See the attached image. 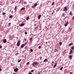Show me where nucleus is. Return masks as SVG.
I'll return each instance as SVG.
<instances>
[{
    "instance_id": "4be33fe9",
    "label": "nucleus",
    "mask_w": 74,
    "mask_h": 74,
    "mask_svg": "<svg viewBox=\"0 0 74 74\" xmlns=\"http://www.w3.org/2000/svg\"><path fill=\"white\" fill-rule=\"evenodd\" d=\"M12 15H10L9 17V18H12Z\"/></svg>"
},
{
    "instance_id": "864d4df0",
    "label": "nucleus",
    "mask_w": 74,
    "mask_h": 74,
    "mask_svg": "<svg viewBox=\"0 0 74 74\" xmlns=\"http://www.w3.org/2000/svg\"><path fill=\"white\" fill-rule=\"evenodd\" d=\"M72 45L73 44V43H72Z\"/></svg>"
},
{
    "instance_id": "49530a36",
    "label": "nucleus",
    "mask_w": 74,
    "mask_h": 74,
    "mask_svg": "<svg viewBox=\"0 0 74 74\" xmlns=\"http://www.w3.org/2000/svg\"><path fill=\"white\" fill-rule=\"evenodd\" d=\"M25 41H26V40H27L26 38H25Z\"/></svg>"
},
{
    "instance_id": "a19ab883",
    "label": "nucleus",
    "mask_w": 74,
    "mask_h": 74,
    "mask_svg": "<svg viewBox=\"0 0 74 74\" xmlns=\"http://www.w3.org/2000/svg\"><path fill=\"white\" fill-rule=\"evenodd\" d=\"M11 23H9V26H10L11 25Z\"/></svg>"
},
{
    "instance_id": "c756f323",
    "label": "nucleus",
    "mask_w": 74,
    "mask_h": 74,
    "mask_svg": "<svg viewBox=\"0 0 74 74\" xmlns=\"http://www.w3.org/2000/svg\"><path fill=\"white\" fill-rule=\"evenodd\" d=\"M38 26H37L36 27H35V29H37V28H38Z\"/></svg>"
},
{
    "instance_id": "f03ea898",
    "label": "nucleus",
    "mask_w": 74,
    "mask_h": 74,
    "mask_svg": "<svg viewBox=\"0 0 74 74\" xmlns=\"http://www.w3.org/2000/svg\"><path fill=\"white\" fill-rule=\"evenodd\" d=\"M37 64V62H33V63L32 64V65L33 66H35V65H36Z\"/></svg>"
},
{
    "instance_id": "72a5a7b5",
    "label": "nucleus",
    "mask_w": 74,
    "mask_h": 74,
    "mask_svg": "<svg viewBox=\"0 0 74 74\" xmlns=\"http://www.w3.org/2000/svg\"><path fill=\"white\" fill-rule=\"evenodd\" d=\"M25 34H27V32H25Z\"/></svg>"
},
{
    "instance_id": "f3484780",
    "label": "nucleus",
    "mask_w": 74,
    "mask_h": 74,
    "mask_svg": "<svg viewBox=\"0 0 74 74\" xmlns=\"http://www.w3.org/2000/svg\"><path fill=\"white\" fill-rule=\"evenodd\" d=\"M30 51L31 52H33V49H30Z\"/></svg>"
},
{
    "instance_id": "c03bdc74",
    "label": "nucleus",
    "mask_w": 74,
    "mask_h": 74,
    "mask_svg": "<svg viewBox=\"0 0 74 74\" xmlns=\"http://www.w3.org/2000/svg\"><path fill=\"white\" fill-rule=\"evenodd\" d=\"M72 73H72V72H70V74H72Z\"/></svg>"
},
{
    "instance_id": "9d476101",
    "label": "nucleus",
    "mask_w": 74,
    "mask_h": 74,
    "mask_svg": "<svg viewBox=\"0 0 74 74\" xmlns=\"http://www.w3.org/2000/svg\"><path fill=\"white\" fill-rule=\"evenodd\" d=\"M68 24H69V22L67 21V23L65 24L64 26H67V25H68Z\"/></svg>"
},
{
    "instance_id": "bb28decb",
    "label": "nucleus",
    "mask_w": 74,
    "mask_h": 74,
    "mask_svg": "<svg viewBox=\"0 0 74 74\" xmlns=\"http://www.w3.org/2000/svg\"><path fill=\"white\" fill-rule=\"evenodd\" d=\"M5 14V13H4V12H3V15H4Z\"/></svg>"
},
{
    "instance_id": "3c124183",
    "label": "nucleus",
    "mask_w": 74,
    "mask_h": 74,
    "mask_svg": "<svg viewBox=\"0 0 74 74\" xmlns=\"http://www.w3.org/2000/svg\"><path fill=\"white\" fill-rule=\"evenodd\" d=\"M53 64H51V65L52 66L53 65Z\"/></svg>"
},
{
    "instance_id": "ea45409f",
    "label": "nucleus",
    "mask_w": 74,
    "mask_h": 74,
    "mask_svg": "<svg viewBox=\"0 0 74 74\" xmlns=\"http://www.w3.org/2000/svg\"><path fill=\"white\" fill-rule=\"evenodd\" d=\"M28 74H32V72H29L28 73Z\"/></svg>"
},
{
    "instance_id": "4468645a",
    "label": "nucleus",
    "mask_w": 74,
    "mask_h": 74,
    "mask_svg": "<svg viewBox=\"0 0 74 74\" xmlns=\"http://www.w3.org/2000/svg\"><path fill=\"white\" fill-rule=\"evenodd\" d=\"M47 61H48V60H47V59H45V60H44L43 61V62H47Z\"/></svg>"
},
{
    "instance_id": "cd10ccee",
    "label": "nucleus",
    "mask_w": 74,
    "mask_h": 74,
    "mask_svg": "<svg viewBox=\"0 0 74 74\" xmlns=\"http://www.w3.org/2000/svg\"><path fill=\"white\" fill-rule=\"evenodd\" d=\"M41 48V46H39L38 47V49H40Z\"/></svg>"
},
{
    "instance_id": "2eb2a0df",
    "label": "nucleus",
    "mask_w": 74,
    "mask_h": 74,
    "mask_svg": "<svg viewBox=\"0 0 74 74\" xmlns=\"http://www.w3.org/2000/svg\"><path fill=\"white\" fill-rule=\"evenodd\" d=\"M25 8H22L21 10L20 11H22V10H25Z\"/></svg>"
},
{
    "instance_id": "6e6552de",
    "label": "nucleus",
    "mask_w": 74,
    "mask_h": 74,
    "mask_svg": "<svg viewBox=\"0 0 74 74\" xmlns=\"http://www.w3.org/2000/svg\"><path fill=\"white\" fill-rule=\"evenodd\" d=\"M25 25V24L24 23H22L21 24H19L20 26H23Z\"/></svg>"
},
{
    "instance_id": "0eeeda50",
    "label": "nucleus",
    "mask_w": 74,
    "mask_h": 74,
    "mask_svg": "<svg viewBox=\"0 0 74 74\" xmlns=\"http://www.w3.org/2000/svg\"><path fill=\"white\" fill-rule=\"evenodd\" d=\"M6 42H7V40H6V39H4L3 40V42H4V43H6Z\"/></svg>"
},
{
    "instance_id": "7ed1b4c3",
    "label": "nucleus",
    "mask_w": 74,
    "mask_h": 74,
    "mask_svg": "<svg viewBox=\"0 0 74 74\" xmlns=\"http://www.w3.org/2000/svg\"><path fill=\"white\" fill-rule=\"evenodd\" d=\"M64 11H66L67 12V7L66 6L64 7V9L63 10Z\"/></svg>"
},
{
    "instance_id": "20e7f679",
    "label": "nucleus",
    "mask_w": 74,
    "mask_h": 74,
    "mask_svg": "<svg viewBox=\"0 0 74 74\" xmlns=\"http://www.w3.org/2000/svg\"><path fill=\"white\" fill-rule=\"evenodd\" d=\"M18 70L19 69H18V68H16V69H14V71L15 72H17V71H18Z\"/></svg>"
},
{
    "instance_id": "de8ad7c7",
    "label": "nucleus",
    "mask_w": 74,
    "mask_h": 74,
    "mask_svg": "<svg viewBox=\"0 0 74 74\" xmlns=\"http://www.w3.org/2000/svg\"><path fill=\"white\" fill-rule=\"evenodd\" d=\"M70 30H71V29H70V28H69Z\"/></svg>"
},
{
    "instance_id": "1a4fd4ad",
    "label": "nucleus",
    "mask_w": 74,
    "mask_h": 74,
    "mask_svg": "<svg viewBox=\"0 0 74 74\" xmlns=\"http://www.w3.org/2000/svg\"><path fill=\"white\" fill-rule=\"evenodd\" d=\"M41 15H39L38 17V19H40V18H41Z\"/></svg>"
},
{
    "instance_id": "f257e3e1",
    "label": "nucleus",
    "mask_w": 74,
    "mask_h": 74,
    "mask_svg": "<svg viewBox=\"0 0 74 74\" xmlns=\"http://www.w3.org/2000/svg\"><path fill=\"white\" fill-rule=\"evenodd\" d=\"M21 42V41L18 40L17 42V45L18 47H19V45H20V42Z\"/></svg>"
},
{
    "instance_id": "7c9ffc66",
    "label": "nucleus",
    "mask_w": 74,
    "mask_h": 74,
    "mask_svg": "<svg viewBox=\"0 0 74 74\" xmlns=\"http://www.w3.org/2000/svg\"><path fill=\"white\" fill-rule=\"evenodd\" d=\"M71 14H72V12H71H71H70V15H71Z\"/></svg>"
},
{
    "instance_id": "58836bf2",
    "label": "nucleus",
    "mask_w": 74,
    "mask_h": 74,
    "mask_svg": "<svg viewBox=\"0 0 74 74\" xmlns=\"http://www.w3.org/2000/svg\"><path fill=\"white\" fill-rule=\"evenodd\" d=\"M2 48V46H0V49Z\"/></svg>"
},
{
    "instance_id": "4c0bfd02",
    "label": "nucleus",
    "mask_w": 74,
    "mask_h": 74,
    "mask_svg": "<svg viewBox=\"0 0 74 74\" xmlns=\"http://www.w3.org/2000/svg\"><path fill=\"white\" fill-rule=\"evenodd\" d=\"M33 71H34V70H32L31 71V72H33Z\"/></svg>"
},
{
    "instance_id": "2f4dec72",
    "label": "nucleus",
    "mask_w": 74,
    "mask_h": 74,
    "mask_svg": "<svg viewBox=\"0 0 74 74\" xmlns=\"http://www.w3.org/2000/svg\"><path fill=\"white\" fill-rule=\"evenodd\" d=\"M54 5V2H53L52 3V5Z\"/></svg>"
},
{
    "instance_id": "f704fd0d",
    "label": "nucleus",
    "mask_w": 74,
    "mask_h": 74,
    "mask_svg": "<svg viewBox=\"0 0 74 74\" xmlns=\"http://www.w3.org/2000/svg\"><path fill=\"white\" fill-rule=\"evenodd\" d=\"M42 59V56H41L40 57V60H41V59Z\"/></svg>"
},
{
    "instance_id": "412c9836",
    "label": "nucleus",
    "mask_w": 74,
    "mask_h": 74,
    "mask_svg": "<svg viewBox=\"0 0 74 74\" xmlns=\"http://www.w3.org/2000/svg\"><path fill=\"white\" fill-rule=\"evenodd\" d=\"M59 44L60 45H62V42H59Z\"/></svg>"
},
{
    "instance_id": "a211bd4d",
    "label": "nucleus",
    "mask_w": 74,
    "mask_h": 74,
    "mask_svg": "<svg viewBox=\"0 0 74 74\" xmlns=\"http://www.w3.org/2000/svg\"><path fill=\"white\" fill-rule=\"evenodd\" d=\"M29 17L28 16L27 17L26 20L27 21L29 20Z\"/></svg>"
},
{
    "instance_id": "9b49d317",
    "label": "nucleus",
    "mask_w": 74,
    "mask_h": 74,
    "mask_svg": "<svg viewBox=\"0 0 74 74\" xmlns=\"http://www.w3.org/2000/svg\"><path fill=\"white\" fill-rule=\"evenodd\" d=\"M58 49H54V52H58Z\"/></svg>"
},
{
    "instance_id": "423d86ee",
    "label": "nucleus",
    "mask_w": 74,
    "mask_h": 74,
    "mask_svg": "<svg viewBox=\"0 0 74 74\" xmlns=\"http://www.w3.org/2000/svg\"><path fill=\"white\" fill-rule=\"evenodd\" d=\"M71 53H73V50H71L70 51V52L69 53V55H71Z\"/></svg>"
},
{
    "instance_id": "6ab92c4d",
    "label": "nucleus",
    "mask_w": 74,
    "mask_h": 74,
    "mask_svg": "<svg viewBox=\"0 0 74 74\" xmlns=\"http://www.w3.org/2000/svg\"><path fill=\"white\" fill-rule=\"evenodd\" d=\"M71 49H73V50H74V46L72 47H71Z\"/></svg>"
},
{
    "instance_id": "e433bc0d",
    "label": "nucleus",
    "mask_w": 74,
    "mask_h": 74,
    "mask_svg": "<svg viewBox=\"0 0 74 74\" xmlns=\"http://www.w3.org/2000/svg\"><path fill=\"white\" fill-rule=\"evenodd\" d=\"M29 64V62H27V65H28V64Z\"/></svg>"
},
{
    "instance_id": "8fccbe9b",
    "label": "nucleus",
    "mask_w": 74,
    "mask_h": 74,
    "mask_svg": "<svg viewBox=\"0 0 74 74\" xmlns=\"http://www.w3.org/2000/svg\"><path fill=\"white\" fill-rule=\"evenodd\" d=\"M38 74H40V73L39 72V73H38Z\"/></svg>"
},
{
    "instance_id": "393cba45",
    "label": "nucleus",
    "mask_w": 74,
    "mask_h": 74,
    "mask_svg": "<svg viewBox=\"0 0 74 74\" xmlns=\"http://www.w3.org/2000/svg\"><path fill=\"white\" fill-rule=\"evenodd\" d=\"M17 7L16 6H15V8L14 9L15 10H16V8H17Z\"/></svg>"
},
{
    "instance_id": "79ce46f5",
    "label": "nucleus",
    "mask_w": 74,
    "mask_h": 74,
    "mask_svg": "<svg viewBox=\"0 0 74 74\" xmlns=\"http://www.w3.org/2000/svg\"><path fill=\"white\" fill-rule=\"evenodd\" d=\"M2 69L1 68L0 69V71H1Z\"/></svg>"
},
{
    "instance_id": "aec40b11",
    "label": "nucleus",
    "mask_w": 74,
    "mask_h": 74,
    "mask_svg": "<svg viewBox=\"0 0 74 74\" xmlns=\"http://www.w3.org/2000/svg\"><path fill=\"white\" fill-rule=\"evenodd\" d=\"M34 5L36 7V6H37V3H35V4H34Z\"/></svg>"
},
{
    "instance_id": "ddd939ff",
    "label": "nucleus",
    "mask_w": 74,
    "mask_h": 74,
    "mask_svg": "<svg viewBox=\"0 0 74 74\" xmlns=\"http://www.w3.org/2000/svg\"><path fill=\"white\" fill-rule=\"evenodd\" d=\"M72 57H73V56H72L70 55L69 57V58L70 59H71L72 58Z\"/></svg>"
},
{
    "instance_id": "5fc2aeb1",
    "label": "nucleus",
    "mask_w": 74,
    "mask_h": 74,
    "mask_svg": "<svg viewBox=\"0 0 74 74\" xmlns=\"http://www.w3.org/2000/svg\"><path fill=\"white\" fill-rule=\"evenodd\" d=\"M72 45L73 44V43H72Z\"/></svg>"
},
{
    "instance_id": "f8f14e48",
    "label": "nucleus",
    "mask_w": 74,
    "mask_h": 74,
    "mask_svg": "<svg viewBox=\"0 0 74 74\" xmlns=\"http://www.w3.org/2000/svg\"><path fill=\"white\" fill-rule=\"evenodd\" d=\"M56 65H57V63H56L55 64V65L54 66H53L54 68H55V67H56Z\"/></svg>"
},
{
    "instance_id": "c85d7f7f",
    "label": "nucleus",
    "mask_w": 74,
    "mask_h": 74,
    "mask_svg": "<svg viewBox=\"0 0 74 74\" xmlns=\"http://www.w3.org/2000/svg\"><path fill=\"white\" fill-rule=\"evenodd\" d=\"M32 40V38H30V41H31Z\"/></svg>"
},
{
    "instance_id": "a18cd8bd",
    "label": "nucleus",
    "mask_w": 74,
    "mask_h": 74,
    "mask_svg": "<svg viewBox=\"0 0 74 74\" xmlns=\"http://www.w3.org/2000/svg\"><path fill=\"white\" fill-rule=\"evenodd\" d=\"M52 63H54V61H52Z\"/></svg>"
},
{
    "instance_id": "5701e85b",
    "label": "nucleus",
    "mask_w": 74,
    "mask_h": 74,
    "mask_svg": "<svg viewBox=\"0 0 74 74\" xmlns=\"http://www.w3.org/2000/svg\"><path fill=\"white\" fill-rule=\"evenodd\" d=\"M63 69V67H62L60 68V70H62V69Z\"/></svg>"
},
{
    "instance_id": "b1692460",
    "label": "nucleus",
    "mask_w": 74,
    "mask_h": 74,
    "mask_svg": "<svg viewBox=\"0 0 74 74\" xmlns=\"http://www.w3.org/2000/svg\"><path fill=\"white\" fill-rule=\"evenodd\" d=\"M21 60H18V62H21Z\"/></svg>"
},
{
    "instance_id": "37998d69",
    "label": "nucleus",
    "mask_w": 74,
    "mask_h": 74,
    "mask_svg": "<svg viewBox=\"0 0 74 74\" xmlns=\"http://www.w3.org/2000/svg\"><path fill=\"white\" fill-rule=\"evenodd\" d=\"M71 44L70 43L69 44V46H71Z\"/></svg>"
},
{
    "instance_id": "a878e982",
    "label": "nucleus",
    "mask_w": 74,
    "mask_h": 74,
    "mask_svg": "<svg viewBox=\"0 0 74 74\" xmlns=\"http://www.w3.org/2000/svg\"><path fill=\"white\" fill-rule=\"evenodd\" d=\"M35 6H34V5L33 6H32V8H34V7H35Z\"/></svg>"
},
{
    "instance_id": "09e8293b",
    "label": "nucleus",
    "mask_w": 74,
    "mask_h": 74,
    "mask_svg": "<svg viewBox=\"0 0 74 74\" xmlns=\"http://www.w3.org/2000/svg\"><path fill=\"white\" fill-rule=\"evenodd\" d=\"M53 14V12L52 13L51 15H52V14Z\"/></svg>"
},
{
    "instance_id": "dca6fc26",
    "label": "nucleus",
    "mask_w": 74,
    "mask_h": 74,
    "mask_svg": "<svg viewBox=\"0 0 74 74\" xmlns=\"http://www.w3.org/2000/svg\"><path fill=\"white\" fill-rule=\"evenodd\" d=\"M62 16H64V13H63L62 15Z\"/></svg>"
},
{
    "instance_id": "39448f33",
    "label": "nucleus",
    "mask_w": 74,
    "mask_h": 74,
    "mask_svg": "<svg viewBox=\"0 0 74 74\" xmlns=\"http://www.w3.org/2000/svg\"><path fill=\"white\" fill-rule=\"evenodd\" d=\"M25 44H22L21 46V48H23V47H25Z\"/></svg>"
},
{
    "instance_id": "c9c22d12",
    "label": "nucleus",
    "mask_w": 74,
    "mask_h": 74,
    "mask_svg": "<svg viewBox=\"0 0 74 74\" xmlns=\"http://www.w3.org/2000/svg\"><path fill=\"white\" fill-rule=\"evenodd\" d=\"M27 3V2H24V4H26Z\"/></svg>"
},
{
    "instance_id": "603ef678",
    "label": "nucleus",
    "mask_w": 74,
    "mask_h": 74,
    "mask_svg": "<svg viewBox=\"0 0 74 74\" xmlns=\"http://www.w3.org/2000/svg\"><path fill=\"white\" fill-rule=\"evenodd\" d=\"M46 44H47V42H46Z\"/></svg>"
},
{
    "instance_id": "473e14b6",
    "label": "nucleus",
    "mask_w": 74,
    "mask_h": 74,
    "mask_svg": "<svg viewBox=\"0 0 74 74\" xmlns=\"http://www.w3.org/2000/svg\"><path fill=\"white\" fill-rule=\"evenodd\" d=\"M25 49H27V46H25Z\"/></svg>"
}]
</instances>
